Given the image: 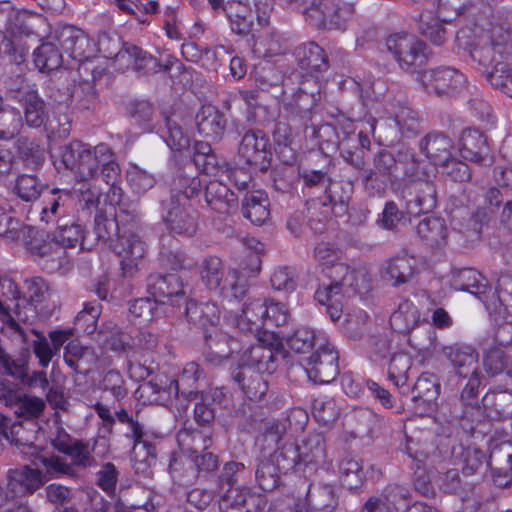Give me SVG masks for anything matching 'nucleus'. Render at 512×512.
I'll return each mask as SVG.
<instances>
[{
  "instance_id": "nucleus-1",
  "label": "nucleus",
  "mask_w": 512,
  "mask_h": 512,
  "mask_svg": "<svg viewBox=\"0 0 512 512\" xmlns=\"http://www.w3.org/2000/svg\"><path fill=\"white\" fill-rule=\"evenodd\" d=\"M262 327L258 328V409L277 410L282 407V399L270 389L269 377L277 369L279 356H283V343L275 329L286 323L287 313L279 302L265 301L260 307Z\"/></svg>"
},
{
  "instance_id": "nucleus-2",
  "label": "nucleus",
  "mask_w": 512,
  "mask_h": 512,
  "mask_svg": "<svg viewBox=\"0 0 512 512\" xmlns=\"http://www.w3.org/2000/svg\"><path fill=\"white\" fill-rule=\"evenodd\" d=\"M93 232L96 240L109 245L121 257V270L124 277H132L138 271V263L146 254V243L137 233L130 230L119 231L118 224L105 210L94 216Z\"/></svg>"
},
{
  "instance_id": "nucleus-3",
  "label": "nucleus",
  "mask_w": 512,
  "mask_h": 512,
  "mask_svg": "<svg viewBox=\"0 0 512 512\" xmlns=\"http://www.w3.org/2000/svg\"><path fill=\"white\" fill-rule=\"evenodd\" d=\"M329 277L330 284L319 287L315 292V299L326 306V313L335 322L342 315L343 296L366 291L369 280L364 271L350 269L346 264L335 265Z\"/></svg>"
},
{
  "instance_id": "nucleus-4",
  "label": "nucleus",
  "mask_w": 512,
  "mask_h": 512,
  "mask_svg": "<svg viewBox=\"0 0 512 512\" xmlns=\"http://www.w3.org/2000/svg\"><path fill=\"white\" fill-rule=\"evenodd\" d=\"M441 353L459 379L465 381L460 394L461 402L471 407L477 405L479 387L483 380L478 351L472 345L457 342L443 346Z\"/></svg>"
},
{
  "instance_id": "nucleus-5",
  "label": "nucleus",
  "mask_w": 512,
  "mask_h": 512,
  "mask_svg": "<svg viewBox=\"0 0 512 512\" xmlns=\"http://www.w3.org/2000/svg\"><path fill=\"white\" fill-rule=\"evenodd\" d=\"M200 278L204 286L226 299H242L249 284L244 274L236 269L225 273L223 261L217 256H206L199 266Z\"/></svg>"
},
{
  "instance_id": "nucleus-6",
  "label": "nucleus",
  "mask_w": 512,
  "mask_h": 512,
  "mask_svg": "<svg viewBox=\"0 0 512 512\" xmlns=\"http://www.w3.org/2000/svg\"><path fill=\"white\" fill-rule=\"evenodd\" d=\"M254 346L251 344L241 355L237 367L232 371V378L244 395L239 408L243 421L239 424L244 430L253 432L256 429V359L253 357Z\"/></svg>"
},
{
  "instance_id": "nucleus-7",
  "label": "nucleus",
  "mask_w": 512,
  "mask_h": 512,
  "mask_svg": "<svg viewBox=\"0 0 512 512\" xmlns=\"http://www.w3.org/2000/svg\"><path fill=\"white\" fill-rule=\"evenodd\" d=\"M32 20L33 16L28 12L19 13L2 34L0 55L17 70L23 69L29 53L30 47L25 39L34 34Z\"/></svg>"
},
{
  "instance_id": "nucleus-8",
  "label": "nucleus",
  "mask_w": 512,
  "mask_h": 512,
  "mask_svg": "<svg viewBox=\"0 0 512 512\" xmlns=\"http://www.w3.org/2000/svg\"><path fill=\"white\" fill-rule=\"evenodd\" d=\"M451 286L455 290L466 291L473 294L485 303L488 308L490 307L486 294L491 291V288L488 285L487 279L477 270L473 268H462L453 271ZM495 294H497V303H491L493 310L498 315L506 314L512 317V293L494 292L493 297Z\"/></svg>"
},
{
  "instance_id": "nucleus-9",
  "label": "nucleus",
  "mask_w": 512,
  "mask_h": 512,
  "mask_svg": "<svg viewBox=\"0 0 512 512\" xmlns=\"http://www.w3.org/2000/svg\"><path fill=\"white\" fill-rule=\"evenodd\" d=\"M354 14V5L343 0H311L303 15L318 28L344 29Z\"/></svg>"
},
{
  "instance_id": "nucleus-10",
  "label": "nucleus",
  "mask_w": 512,
  "mask_h": 512,
  "mask_svg": "<svg viewBox=\"0 0 512 512\" xmlns=\"http://www.w3.org/2000/svg\"><path fill=\"white\" fill-rule=\"evenodd\" d=\"M354 14V5L343 0H311L303 15L318 28L344 29Z\"/></svg>"
},
{
  "instance_id": "nucleus-11",
  "label": "nucleus",
  "mask_w": 512,
  "mask_h": 512,
  "mask_svg": "<svg viewBox=\"0 0 512 512\" xmlns=\"http://www.w3.org/2000/svg\"><path fill=\"white\" fill-rule=\"evenodd\" d=\"M387 50L400 68L413 73L427 62L426 44L406 32L390 34L386 39Z\"/></svg>"
},
{
  "instance_id": "nucleus-12",
  "label": "nucleus",
  "mask_w": 512,
  "mask_h": 512,
  "mask_svg": "<svg viewBox=\"0 0 512 512\" xmlns=\"http://www.w3.org/2000/svg\"><path fill=\"white\" fill-rule=\"evenodd\" d=\"M96 146L91 147L79 140H73L59 148V163L70 170L81 181L95 178Z\"/></svg>"
},
{
  "instance_id": "nucleus-13",
  "label": "nucleus",
  "mask_w": 512,
  "mask_h": 512,
  "mask_svg": "<svg viewBox=\"0 0 512 512\" xmlns=\"http://www.w3.org/2000/svg\"><path fill=\"white\" fill-rule=\"evenodd\" d=\"M319 340L321 346L303 360L302 366L310 381L325 384L333 381L339 373V354L327 338Z\"/></svg>"
},
{
  "instance_id": "nucleus-14",
  "label": "nucleus",
  "mask_w": 512,
  "mask_h": 512,
  "mask_svg": "<svg viewBox=\"0 0 512 512\" xmlns=\"http://www.w3.org/2000/svg\"><path fill=\"white\" fill-rule=\"evenodd\" d=\"M160 206L162 220L171 233L187 237L196 233L199 215L190 204L174 197L161 200Z\"/></svg>"
},
{
  "instance_id": "nucleus-15",
  "label": "nucleus",
  "mask_w": 512,
  "mask_h": 512,
  "mask_svg": "<svg viewBox=\"0 0 512 512\" xmlns=\"http://www.w3.org/2000/svg\"><path fill=\"white\" fill-rule=\"evenodd\" d=\"M0 315L16 332L23 334L19 322L26 323L30 314L22 309V293L11 278H0Z\"/></svg>"
},
{
  "instance_id": "nucleus-16",
  "label": "nucleus",
  "mask_w": 512,
  "mask_h": 512,
  "mask_svg": "<svg viewBox=\"0 0 512 512\" xmlns=\"http://www.w3.org/2000/svg\"><path fill=\"white\" fill-rule=\"evenodd\" d=\"M402 199L411 216L431 212L437 205L436 185L427 177L413 181L403 189Z\"/></svg>"
},
{
  "instance_id": "nucleus-17",
  "label": "nucleus",
  "mask_w": 512,
  "mask_h": 512,
  "mask_svg": "<svg viewBox=\"0 0 512 512\" xmlns=\"http://www.w3.org/2000/svg\"><path fill=\"white\" fill-rule=\"evenodd\" d=\"M6 479L9 502L17 496L34 494L46 482L45 474L37 468H31L29 465L9 469Z\"/></svg>"
},
{
  "instance_id": "nucleus-18",
  "label": "nucleus",
  "mask_w": 512,
  "mask_h": 512,
  "mask_svg": "<svg viewBox=\"0 0 512 512\" xmlns=\"http://www.w3.org/2000/svg\"><path fill=\"white\" fill-rule=\"evenodd\" d=\"M24 241L27 249L33 255L39 256L47 264H50L51 270L62 266L66 251L59 244L54 233L51 235L32 227L31 233H27Z\"/></svg>"
},
{
  "instance_id": "nucleus-19",
  "label": "nucleus",
  "mask_w": 512,
  "mask_h": 512,
  "mask_svg": "<svg viewBox=\"0 0 512 512\" xmlns=\"http://www.w3.org/2000/svg\"><path fill=\"white\" fill-rule=\"evenodd\" d=\"M146 291L158 304L171 301L172 305L178 304L185 298L183 283L175 273H151L146 278Z\"/></svg>"
},
{
  "instance_id": "nucleus-20",
  "label": "nucleus",
  "mask_w": 512,
  "mask_h": 512,
  "mask_svg": "<svg viewBox=\"0 0 512 512\" xmlns=\"http://www.w3.org/2000/svg\"><path fill=\"white\" fill-rule=\"evenodd\" d=\"M465 82L464 75L452 67H438L422 74L425 89L438 96H451L457 93L464 87Z\"/></svg>"
},
{
  "instance_id": "nucleus-21",
  "label": "nucleus",
  "mask_w": 512,
  "mask_h": 512,
  "mask_svg": "<svg viewBox=\"0 0 512 512\" xmlns=\"http://www.w3.org/2000/svg\"><path fill=\"white\" fill-rule=\"evenodd\" d=\"M344 137L340 142V155L343 160L353 168L361 171L365 168V150L369 149L370 139L362 131L356 133L353 122H347V127L342 128Z\"/></svg>"
},
{
  "instance_id": "nucleus-22",
  "label": "nucleus",
  "mask_w": 512,
  "mask_h": 512,
  "mask_svg": "<svg viewBox=\"0 0 512 512\" xmlns=\"http://www.w3.org/2000/svg\"><path fill=\"white\" fill-rule=\"evenodd\" d=\"M203 339V357L215 366L228 360L238 347L237 341L219 328H213L211 331L205 332Z\"/></svg>"
},
{
  "instance_id": "nucleus-23",
  "label": "nucleus",
  "mask_w": 512,
  "mask_h": 512,
  "mask_svg": "<svg viewBox=\"0 0 512 512\" xmlns=\"http://www.w3.org/2000/svg\"><path fill=\"white\" fill-rule=\"evenodd\" d=\"M458 146L461 157L467 161L479 165H487L492 161L487 138L477 128H465L461 132Z\"/></svg>"
},
{
  "instance_id": "nucleus-24",
  "label": "nucleus",
  "mask_w": 512,
  "mask_h": 512,
  "mask_svg": "<svg viewBox=\"0 0 512 512\" xmlns=\"http://www.w3.org/2000/svg\"><path fill=\"white\" fill-rule=\"evenodd\" d=\"M58 40L64 52L76 61L90 59L95 53V44L89 36L74 26L64 27Z\"/></svg>"
},
{
  "instance_id": "nucleus-25",
  "label": "nucleus",
  "mask_w": 512,
  "mask_h": 512,
  "mask_svg": "<svg viewBox=\"0 0 512 512\" xmlns=\"http://www.w3.org/2000/svg\"><path fill=\"white\" fill-rule=\"evenodd\" d=\"M420 152L434 165L446 163L454 149L453 140L442 131H431L419 142Z\"/></svg>"
},
{
  "instance_id": "nucleus-26",
  "label": "nucleus",
  "mask_w": 512,
  "mask_h": 512,
  "mask_svg": "<svg viewBox=\"0 0 512 512\" xmlns=\"http://www.w3.org/2000/svg\"><path fill=\"white\" fill-rule=\"evenodd\" d=\"M198 133L212 142L222 139L227 120L223 112L212 105H203L195 116Z\"/></svg>"
},
{
  "instance_id": "nucleus-27",
  "label": "nucleus",
  "mask_w": 512,
  "mask_h": 512,
  "mask_svg": "<svg viewBox=\"0 0 512 512\" xmlns=\"http://www.w3.org/2000/svg\"><path fill=\"white\" fill-rule=\"evenodd\" d=\"M129 439L133 441L131 460L135 473L144 478L151 477L153 474L152 467L157 462L156 443L149 440L144 432L138 438L130 437Z\"/></svg>"
},
{
  "instance_id": "nucleus-28",
  "label": "nucleus",
  "mask_w": 512,
  "mask_h": 512,
  "mask_svg": "<svg viewBox=\"0 0 512 512\" xmlns=\"http://www.w3.org/2000/svg\"><path fill=\"white\" fill-rule=\"evenodd\" d=\"M415 273L416 260L406 254L386 260L381 267L382 278L394 287L408 283Z\"/></svg>"
},
{
  "instance_id": "nucleus-29",
  "label": "nucleus",
  "mask_w": 512,
  "mask_h": 512,
  "mask_svg": "<svg viewBox=\"0 0 512 512\" xmlns=\"http://www.w3.org/2000/svg\"><path fill=\"white\" fill-rule=\"evenodd\" d=\"M25 291L22 294V309H26L33 318L38 310L42 311L52 294L50 283L42 277H32L24 281Z\"/></svg>"
},
{
  "instance_id": "nucleus-30",
  "label": "nucleus",
  "mask_w": 512,
  "mask_h": 512,
  "mask_svg": "<svg viewBox=\"0 0 512 512\" xmlns=\"http://www.w3.org/2000/svg\"><path fill=\"white\" fill-rule=\"evenodd\" d=\"M41 220L46 223L55 222L61 217H69L73 209L71 191L52 189L42 200Z\"/></svg>"
},
{
  "instance_id": "nucleus-31",
  "label": "nucleus",
  "mask_w": 512,
  "mask_h": 512,
  "mask_svg": "<svg viewBox=\"0 0 512 512\" xmlns=\"http://www.w3.org/2000/svg\"><path fill=\"white\" fill-rule=\"evenodd\" d=\"M185 316L187 321L197 328L205 332L211 331L213 328H218L219 310L218 307L209 302L198 303L193 299H185Z\"/></svg>"
},
{
  "instance_id": "nucleus-32",
  "label": "nucleus",
  "mask_w": 512,
  "mask_h": 512,
  "mask_svg": "<svg viewBox=\"0 0 512 512\" xmlns=\"http://www.w3.org/2000/svg\"><path fill=\"white\" fill-rule=\"evenodd\" d=\"M306 502L308 508L300 505L303 511L333 512L338 506V497L333 485L313 483L308 487Z\"/></svg>"
},
{
  "instance_id": "nucleus-33",
  "label": "nucleus",
  "mask_w": 512,
  "mask_h": 512,
  "mask_svg": "<svg viewBox=\"0 0 512 512\" xmlns=\"http://www.w3.org/2000/svg\"><path fill=\"white\" fill-rule=\"evenodd\" d=\"M294 56L301 69L309 73H321L329 68L325 51L316 43H304L296 47Z\"/></svg>"
},
{
  "instance_id": "nucleus-34",
  "label": "nucleus",
  "mask_w": 512,
  "mask_h": 512,
  "mask_svg": "<svg viewBox=\"0 0 512 512\" xmlns=\"http://www.w3.org/2000/svg\"><path fill=\"white\" fill-rule=\"evenodd\" d=\"M157 133L173 152L182 154L190 151V136L172 116H164L163 124L158 125Z\"/></svg>"
},
{
  "instance_id": "nucleus-35",
  "label": "nucleus",
  "mask_w": 512,
  "mask_h": 512,
  "mask_svg": "<svg viewBox=\"0 0 512 512\" xmlns=\"http://www.w3.org/2000/svg\"><path fill=\"white\" fill-rule=\"evenodd\" d=\"M54 234L64 250L66 248H74L78 244L82 250L90 249L86 247L87 236L83 227L70 216L61 217L56 220V230Z\"/></svg>"
},
{
  "instance_id": "nucleus-36",
  "label": "nucleus",
  "mask_w": 512,
  "mask_h": 512,
  "mask_svg": "<svg viewBox=\"0 0 512 512\" xmlns=\"http://www.w3.org/2000/svg\"><path fill=\"white\" fill-rule=\"evenodd\" d=\"M123 60H127V68H131L139 75L155 74L160 71V61L134 44L124 46Z\"/></svg>"
},
{
  "instance_id": "nucleus-37",
  "label": "nucleus",
  "mask_w": 512,
  "mask_h": 512,
  "mask_svg": "<svg viewBox=\"0 0 512 512\" xmlns=\"http://www.w3.org/2000/svg\"><path fill=\"white\" fill-rule=\"evenodd\" d=\"M389 322L395 332L409 334L420 324V312L412 301L404 299L391 314Z\"/></svg>"
},
{
  "instance_id": "nucleus-38",
  "label": "nucleus",
  "mask_w": 512,
  "mask_h": 512,
  "mask_svg": "<svg viewBox=\"0 0 512 512\" xmlns=\"http://www.w3.org/2000/svg\"><path fill=\"white\" fill-rule=\"evenodd\" d=\"M193 440H199L202 442L201 452L199 453L197 448H195L191 454V459L197 470L198 476L208 475L217 471L219 467L218 456L213 452L208 451V448L212 444L211 434L195 432Z\"/></svg>"
},
{
  "instance_id": "nucleus-39",
  "label": "nucleus",
  "mask_w": 512,
  "mask_h": 512,
  "mask_svg": "<svg viewBox=\"0 0 512 512\" xmlns=\"http://www.w3.org/2000/svg\"><path fill=\"white\" fill-rule=\"evenodd\" d=\"M192 160L196 168L207 175H217L226 163L219 158L207 141H196L193 146Z\"/></svg>"
},
{
  "instance_id": "nucleus-40",
  "label": "nucleus",
  "mask_w": 512,
  "mask_h": 512,
  "mask_svg": "<svg viewBox=\"0 0 512 512\" xmlns=\"http://www.w3.org/2000/svg\"><path fill=\"white\" fill-rule=\"evenodd\" d=\"M416 232L419 238L429 247H440L447 242V226L441 217H425L417 227Z\"/></svg>"
},
{
  "instance_id": "nucleus-41",
  "label": "nucleus",
  "mask_w": 512,
  "mask_h": 512,
  "mask_svg": "<svg viewBox=\"0 0 512 512\" xmlns=\"http://www.w3.org/2000/svg\"><path fill=\"white\" fill-rule=\"evenodd\" d=\"M482 402L491 419L502 421L512 416V390L489 391Z\"/></svg>"
},
{
  "instance_id": "nucleus-42",
  "label": "nucleus",
  "mask_w": 512,
  "mask_h": 512,
  "mask_svg": "<svg viewBox=\"0 0 512 512\" xmlns=\"http://www.w3.org/2000/svg\"><path fill=\"white\" fill-rule=\"evenodd\" d=\"M63 358L73 372L87 375L91 370L94 353L89 347L82 346L79 341L71 340L64 347Z\"/></svg>"
},
{
  "instance_id": "nucleus-43",
  "label": "nucleus",
  "mask_w": 512,
  "mask_h": 512,
  "mask_svg": "<svg viewBox=\"0 0 512 512\" xmlns=\"http://www.w3.org/2000/svg\"><path fill=\"white\" fill-rule=\"evenodd\" d=\"M5 95L8 100L19 104L38 93L36 85L25 77L23 69L11 72L3 80Z\"/></svg>"
},
{
  "instance_id": "nucleus-44",
  "label": "nucleus",
  "mask_w": 512,
  "mask_h": 512,
  "mask_svg": "<svg viewBox=\"0 0 512 512\" xmlns=\"http://www.w3.org/2000/svg\"><path fill=\"white\" fill-rule=\"evenodd\" d=\"M287 432L286 423L281 419L266 420L261 419L258 423V444L261 442V450L264 453L271 454L276 450L283 435Z\"/></svg>"
},
{
  "instance_id": "nucleus-45",
  "label": "nucleus",
  "mask_w": 512,
  "mask_h": 512,
  "mask_svg": "<svg viewBox=\"0 0 512 512\" xmlns=\"http://www.w3.org/2000/svg\"><path fill=\"white\" fill-rule=\"evenodd\" d=\"M411 392L415 403L423 405V408H430L440 394V383L433 373H422Z\"/></svg>"
},
{
  "instance_id": "nucleus-46",
  "label": "nucleus",
  "mask_w": 512,
  "mask_h": 512,
  "mask_svg": "<svg viewBox=\"0 0 512 512\" xmlns=\"http://www.w3.org/2000/svg\"><path fill=\"white\" fill-rule=\"evenodd\" d=\"M251 166H247L243 163L242 166L238 167L234 171L235 185L239 190H245L246 193L242 199L241 212L242 215L254 223L252 220L251 209L256 206V195L254 194V188L256 186L252 174L248 171Z\"/></svg>"
},
{
  "instance_id": "nucleus-47",
  "label": "nucleus",
  "mask_w": 512,
  "mask_h": 512,
  "mask_svg": "<svg viewBox=\"0 0 512 512\" xmlns=\"http://www.w3.org/2000/svg\"><path fill=\"white\" fill-rule=\"evenodd\" d=\"M96 167L95 178L100 176L107 185L116 184L120 175L119 165L114 160V153L111 148L101 143L96 145Z\"/></svg>"
},
{
  "instance_id": "nucleus-48",
  "label": "nucleus",
  "mask_w": 512,
  "mask_h": 512,
  "mask_svg": "<svg viewBox=\"0 0 512 512\" xmlns=\"http://www.w3.org/2000/svg\"><path fill=\"white\" fill-rule=\"evenodd\" d=\"M352 193L353 185L350 182L330 180L322 199L333 208L335 215H343L347 212Z\"/></svg>"
},
{
  "instance_id": "nucleus-49",
  "label": "nucleus",
  "mask_w": 512,
  "mask_h": 512,
  "mask_svg": "<svg viewBox=\"0 0 512 512\" xmlns=\"http://www.w3.org/2000/svg\"><path fill=\"white\" fill-rule=\"evenodd\" d=\"M35 67L42 73L59 69L63 63L62 53L52 42H44L33 51Z\"/></svg>"
},
{
  "instance_id": "nucleus-50",
  "label": "nucleus",
  "mask_w": 512,
  "mask_h": 512,
  "mask_svg": "<svg viewBox=\"0 0 512 512\" xmlns=\"http://www.w3.org/2000/svg\"><path fill=\"white\" fill-rule=\"evenodd\" d=\"M31 358L29 348H22L17 358H13L0 346V366L3 372L18 380L20 383L29 372V361Z\"/></svg>"
},
{
  "instance_id": "nucleus-51",
  "label": "nucleus",
  "mask_w": 512,
  "mask_h": 512,
  "mask_svg": "<svg viewBox=\"0 0 512 512\" xmlns=\"http://www.w3.org/2000/svg\"><path fill=\"white\" fill-rule=\"evenodd\" d=\"M299 450L300 460L305 465L319 463L326 456L325 439L321 433H310L296 445Z\"/></svg>"
},
{
  "instance_id": "nucleus-52",
  "label": "nucleus",
  "mask_w": 512,
  "mask_h": 512,
  "mask_svg": "<svg viewBox=\"0 0 512 512\" xmlns=\"http://www.w3.org/2000/svg\"><path fill=\"white\" fill-rule=\"evenodd\" d=\"M411 359L405 353H394L389 360L388 379L399 389L401 394H407L410 387L407 385V373L411 368Z\"/></svg>"
},
{
  "instance_id": "nucleus-53",
  "label": "nucleus",
  "mask_w": 512,
  "mask_h": 512,
  "mask_svg": "<svg viewBox=\"0 0 512 512\" xmlns=\"http://www.w3.org/2000/svg\"><path fill=\"white\" fill-rule=\"evenodd\" d=\"M206 203L219 213L227 212L230 202L234 201V193L223 183L210 181L204 191Z\"/></svg>"
},
{
  "instance_id": "nucleus-54",
  "label": "nucleus",
  "mask_w": 512,
  "mask_h": 512,
  "mask_svg": "<svg viewBox=\"0 0 512 512\" xmlns=\"http://www.w3.org/2000/svg\"><path fill=\"white\" fill-rule=\"evenodd\" d=\"M24 110V119L31 128H46L49 122V113L44 100L38 93L32 95L20 104Z\"/></svg>"
},
{
  "instance_id": "nucleus-55",
  "label": "nucleus",
  "mask_w": 512,
  "mask_h": 512,
  "mask_svg": "<svg viewBox=\"0 0 512 512\" xmlns=\"http://www.w3.org/2000/svg\"><path fill=\"white\" fill-rule=\"evenodd\" d=\"M320 338L326 337L321 332H316L311 328L300 327L287 338V345L295 353H307L321 346Z\"/></svg>"
},
{
  "instance_id": "nucleus-56",
  "label": "nucleus",
  "mask_w": 512,
  "mask_h": 512,
  "mask_svg": "<svg viewBox=\"0 0 512 512\" xmlns=\"http://www.w3.org/2000/svg\"><path fill=\"white\" fill-rule=\"evenodd\" d=\"M307 220L309 227L315 233H322L325 230L327 221L332 214H335L326 201L322 198H312L306 201Z\"/></svg>"
},
{
  "instance_id": "nucleus-57",
  "label": "nucleus",
  "mask_w": 512,
  "mask_h": 512,
  "mask_svg": "<svg viewBox=\"0 0 512 512\" xmlns=\"http://www.w3.org/2000/svg\"><path fill=\"white\" fill-rule=\"evenodd\" d=\"M16 149L23 163L33 170L39 168L45 160L44 150L38 143L27 137H19L17 139Z\"/></svg>"
},
{
  "instance_id": "nucleus-58",
  "label": "nucleus",
  "mask_w": 512,
  "mask_h": 512,
  "mask_svg": "<svg viewBox=\"0 0 512 512\" xmlns=\"http://www.w3.org/2000/svg\"><path fill=\"white\" fill-rule=\"evenodd\" d=\"M486 80L490 85L512 98V65L508 62H497L494 68L486 71Z\"/></svg>"
},
{
  "instance_id": "nucleus-59",
  "label": "nucleus",
  "mask_w": 512,
  "mask_h": 512,
  "mask_svg": "<svg viewBox=\"0 0 512 512\" xmlns=\"http://www.w3.org/2000/svg\"><path fill=\"white\" fill-rule=\"evenodd\" d=\"M73 207L76 206L78 213L90 217L93 212L98 213L103 209L99 208L101 194L91 188L71 191Z\"/></svg>"
},
{
  "instance_id": "nucleus-60",
  "label": "nucleus",
  "mask_w": 512,
  "mask_h": 512,
  "mask_svg": "<svg viewBox=\"0 0 512 512\" xmlns=\"http://www.w3.org/2000/svg\"><path fill=\"white\" fill-rule=\"evenodd\" d=\"M97 48L105 58L115 59L120 62L123 60L122 52L124 46L129 45L123 43L120 36L114 31H102L98 34Z\"/></svg>"
},
{
  "instance_id": "nucleus-61",
  "label": "nucleus",
  "mask_w": 512,
  "mask_h": 512,
  "mask_svg": "<svg viewBox=\"0 0 512 512\" xmlns=\"http://www.w3.org/2000/svg\"><path fill=\"white\" fill-rule=\"evenodd\" d=\"M394 121L404 137H413L421 130L418 113L408 106H400L394 112Z\"/></svg>"
},
{
  "instance_id": "nucleus-62",
  "label": "nucleus",
  "mask_w": 512,
  "mask_h": 512,
  "mask_svg": "<svg viewBox=\"0 0 512 512\" xmlns=\"http://www.w3.org/2000/svg\"><path fill=\"white\" fill-rule=\"evenodd\" d=\"M461 459L463 462L462 471L465 475H473L481 472L482 469L491 467L487 455L477 447L468 446L463 448Z\"/></svg>"
},
{
  "instance_id": "nucleus-63",
  "label": "nucleus",
  "mask_w": 512,
  "mask_h": 512,
  "mask_svg": "<svg viewBox=\"0 0 512 512\" xmlns=\"http://www.w3.org/2000/svg\"><path fill=\"white\" fill-rule=\"evenodd\" d=\"M97 340L103 341V345L113 351H125L126 339L121 328L112 321L102 324L97 332Z\"/></svg>"
},
{
  "instance_id": "nucleus-64",
  "label": "nucleus",
  "mask_w": 512,
  "mask_h": 512,
  "mask_svg": "<svg viewBox=\"0 0 512 512\" xmlns=\"http://www.w3.org/2000/svg\"><path fill=\"white\" fill-rule=\"evenodd\" d=\"M32 227L24 225L10 213H0V236L10 241L25 240Z\"/></svg>"
}]
</instances>
